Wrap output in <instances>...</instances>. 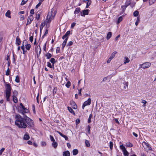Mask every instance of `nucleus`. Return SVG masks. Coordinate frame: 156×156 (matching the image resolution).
<instances>
[{
  "label": "nucleus",
  "instance_id": "nucleus-45",
  "mask_svg": "<svg viewBox=\"0 0 156 156\" xmlns=\"http://www.w3.org/2000/svg\"><path fill=\"white\" fill-rule=\"evenodd\" d=\"M109 147L110 149L112 150L113 148V142L112 141L109 143Z\"/></svg>",
  "mask_w": 156,
  "mask_h": 156
},
{
  "label": "nucleus",
  "instance_id": "nucleus-4",
  "mask_svg": "<svg viewBox=\"0 0 156 156\" xmlns=\"http://www.w3.org/2000/svg\"><path fill=\"white\" fill-rule=\"evenodd\" d=\"M26 123L28 124L29 127H33L34 126V122L30 118L26 116Z\"/></svg>",
  "mask_w": 156,
  "mask_h": 156
},
{
  "label": "nucleus",
  "instance_id": "nucleus-33",
  "mask_svg": "<svg viewBox=\"0 0 156 156\" xmlns=\"http://www.w3.org/2000/svg\"><path fill=\"white\" fill-rule=\"evenodd\" d=\"M139 12L137 10H136L133 12V15L134 16H137L139 15Z\"/></svg>",
  "mask_w": 156,
  "mask_h": 156
},
{
  "label": "nucleus",
  "instance_id": "nucleus-56",
  "mask_svg": "<svg viewBox=\"0 0 156 156\" xmlns=\"http://www.w3.org/2000/svg\"><path fill=\"white\" fill-rule=\"evenodd\" d=\"M129 5H130L133 8V7L135 5V3H130V2H129V3L128 4H129Z\"/></svg>",
  "mask_w": 156,
  "mask_h": 156
},
{
  "label": "nucleus",
  "instance_id": "nucleus-25",
  "mask_svg": "<svg viewBox=\"0 0 156 156\" xmlns=\"http://www.w3.org/2000/svg\"><path fill=\"white\" fill-rule=\"evenodd\" d=\"M5 15L6 16L9 18H11L10 12L9 10H8L5 13Z\"/></svg>",
  "mask_w": 156,
  "mask_h": 156
},
{
  "label": "nucleus",
  "instance_id": "nucleus-26",
  "mask_svg": "<svg viewBox=\"0 0 156 156\" xmlns=\"http://www.w3.org/2000/svg\"><path fill=\"white\" fill-rule=\"evenodd\" d=\"M124 85V86L123 87V88L125 89H126L128 87V83L127 82H125L123 83Z\"/></svg>",
  "mask_w": 156,
  "mask_h": 156
},
{
  "label": "nucleus",
  "instance_id": "nucleus-46",
  "mask_svg": "<svg viewBox=\"0 0 156 156\" xmlns=\"http://www.w3.org/2000/svg\"><path fill=\"white\" fill-rule=\"evenodd\" d=\"M13 96H17L18 94V92L16 90H14L13 91Z\"/></svg>",
  "mask_w": 156,
  "mask_h": 156
},
{
  "label": "nucleus",
  "instance_id": "nucleus-29",
  "mask_svg": "<svg viewBox=\"0 0 156 156\" xmlns=\"http://www.w3.org/2000/svg\"><path fill=\"white\" fill-rule=\"evenodd\" d=\"M25 48L27 50H29L31 47V45L30 44H27L25 45Z\"/></svg>",
  "mask_w": 156,
  "mask_h": 156
},
{
  "label": "nucleus",
  "instance_id": "nucleus-30",
  "mask_svg": "<svg viewBox=\"0 0 156 156\" xmlns=\"http://www.w3.org/2000/svg\"><path fill=\"white\" fill-rule=\"evenodd\" d=\"M45 56L47 57V58L48 59H49L52 56L51 54L48 53L45 55Z\"/></svg>",
  "mask_w": 156,
  "mask_h": 156
},
{
  "label": "nucleus",
  "instance_id": "nucleus-20",
  "mask_svg": "<svg viewBox=\"0 0 156 156\" xmlns=\"http://www.w3.org/2000/svg\"><path fill=\"white\" fill-rule=\"evenodd\" d=\"M124 59L125 60L124 62V64H126V63H129V62L130 60L127 57H126Z\"/></svg>",
  "mask_w": 156,
  "mask_h": 156
},
{
  "label": "nucleus",
  "instance_id": "nucleus-52",
  "mask_svg": "<svg viewBox=\"0 0 156 156\" xmlns=\"http://www.w3.org/2000/svg\"><path fill=\"white\" fill-rule=\"evenodd\" d=\"M66 44V43L64 42L63 41V42L62 44V49H63V48H64V47H65Z\"/></svg>",
  "mask_w": 156,
  "mask_h": 156
},
{
  "label": "nucleus",
  "instance_id": "nucleus-58",
  "mask_svg": "<svg viewBox=\"0 0 156 156\" xmlns=\"http://www.w3.org/2000/svg\"><path fill=\"white\" fill-rule=\"evenodd\" d=\"M41 2H39L36 6V8H38V7L41 5Z\"/></svg>",
  "mask_w": 156,
  "mask_h": 156
},
{
  "label": "nucleus",
  "instance_id": "nucleus-48",
  "mask_svg": "<svg viewBox=\"0 0 156 156\" xmlns=\"http://www.w3.org/2000/svg\"><path fill=\"white\" fill-rule=\"evenodd\" d=\"M5 150V148L4 147L2 148L1 150H0V155H1L2 153Z\"/></svg>",
  "mask_w": 156,
  "mask_h": 156
},
{
  "label": "nucleus",
  "instance_id": "nucleus-39",
  "mask_svg": "<svg viewBox=\"0 0 156 156\" xmlns=\"http://www.w3.org/2000/svg\"><path fill=\"white\" fill-rule=\"evenodd\" d=\"M141 102L143 103V107H145L146 106V104L147 103V102L146 101L144 100H142L141 101Z\"/></svg>",
  "mask_w": 156,
  "mask_h": 156
},
{
  "label": "nucleus",
  "instance_id": "nucleus-41",
  "mask_svg": "<svg viewBox=\"0 0 156 156\" xmlns=\"http://www.w3.org/2000/svg\"><path fill=\"white\" fill-rule=\"evenodd\" d=\"M57 91V89L56 87H55L54 88L53 90V94L54 95L55 94H56Z\"/></svg>",
  "mask_w": 156,
  "mask_h": 156
},
{
  "label": "nucleus",
  "instance_id": "nucleus-31",
  "mask_svg": "<svg viewBox=\"0 0 156 156\" xmlns=\"http://www.w3.org/2000/svg\"><path fill=\"white\" fill-rule=\"evenodd\" d=\"M23 139L25 140H28L30 139V136L28 134H25L23 137Z\"/></svg>",
  "mask_w": 156,
  "mask_h": 156
},
{
  "label": "nucleus",
  "instance_id": "nucleus-36",
  "mask_svg": "<svg viewBox=\"0 0 156 156\" xmlns=\"http://www.w3.org/2000/svg\"><path fill=\"white\" fill-rule=\"evenodd\" d=\"M156 0H149V4L150 5H151L153 4L156 1Z\"/></svg>",
  "mask_w": 156,
  "mask_h": 156
},
{
  "label": "nucleus",
  "instance_id": "nucleus-42",
  "mask_svg": "<svg viewBox=\"0 0 156 156\" xmlns=\"http://www.w3.org/2000/svg\"><path fill=\"white\" fill-rule=\"evenodd\" d=\"M122 20V16L119 17L118 20V21H117L118 23H119L120 22H121Z\"/></svg>",
  "mask_w": 156,
  "mask_h": 156
},
{
  "label": "nucleus",
  "instance_id": "nucleus-49",
  "mask_svg": "<svg viewBox=\"0 0 156 156\" xmlns=\"http://www.w3.org/2000/svg\"><path fill=\"white\" fill-rule=\"evenodd\" d=\"M13 54V61L12 62L14 63H15V62L16 61V59L15 58V54L14 52L12 53Z\"/></svg>",
  "mask_w": 156,
  "mask_h": 156
},
{
  "label": "nucleus",
  "instance_id": "nucleus-50",
  "mask_svg": "<svg viewBox=\"0 0 156 156\" xmlns=\"http://www.w3.org/2000/svg\"><path fill=\"white\" fill-rule=\"evenodd\" d=\"M90 128H91V127L90 126L88 125L87 126V132H88V133H90Z\"/></svg>",
  "mask_w": 156,
  "mask_h": 156
},
{
  "label": "nucleus",
  "instance_id": "nucleus-64",
  "mask_svg": "<svg viewBox=\"0 0 156 156\" xmlns=\"http://www.w3.org/2000/svg\"><path fill=\"white\" fill-rule=\"evenodd\" d=\"M30 13L31 14H34V10L33 9H32L30 11Z\"/></svg>",
  "mask_w": 156,
  "mask_h": 156
},
{
  "label": "nucleus",
  "instance_id": "nucleus-13",
  "mask_svg": "<svg viewBox=\"0 0 156 156\" xmlns=\"http://www.w3.org/2000/svg\"><path fill=\"white\" fill-rule=\"evenodd\" d=\"M70 32L69 31H68L62 37V39H64L66 37H69V36L70 34Z\"/></svg>",
  "mask_w": 156,
  "mask_h": 156
},
{
  "label": "nucleus",
  "instance_id": "nucleus-17",
  "mask_svg": "<svg viewBox=\"0 0 156 156\" xmlns=\"http://www.w3.org/2000/svg\"><path fill=\"white\" fill-rule=\"evenodd\" d=\"M63 156H70V153L69 151H67L63 152Z\"/></svg>",
  "mask_w": 156,
  "mask_h": 156
},
{
  "label": "nucleus",
  "instance_id": "nucleus-63",
  "mask_svg": "<svg viewBox=\"0 0 156 156\" xmlns=\"http://www.w3.org/2000/svg\"><path fill=\"white\" fill-rule=\"evenodd\" d=\"M76 23H73L71 25V27L73 28L75 25Z\"/></svg>",
  "mask_w": 156,
  "mask_h": 156
},
{
  "label": "nucleus",
  "instance_id": "nucleus-27",
  "mask_svg": "<svg viewBox=\"0 0 156 156\" xmlns=\"http://www.w3.org/2000/svg\"><path fill=\"white\" fill-rule=\"evenodd\" d=\"M16 96H12L13 101L14 102L16 103L18 102L17 98Z\"/></svg>",
  "mask_w": 156,
  "mask_h": 156
},
{
  "label": "nucleus",
  "instance_id": "nucleus-60",
  "mask_svg": "<svg viewBox=\"0 0 156 156\" xmlns=\"http://www.w3.org/2000/svg\"><path fill=\"white\" fill-rule=\"evenodd\" d=\"M80 122V120L78 119H77L76 121V125H77L78 124H79Z\"/></svg>",
  "mask_w": 156,
  "mask_h": 156
},
{
  "label": "nucleus",
  "instance_id": "nucleus-14",
  "mask_svg": "<svg viewBox=\"0 0 156 156\" xmlns=\"http://www.w3.org/2000/svg\"><path fill=\"white\" fill-rule=\"evenodd\" d=\"M70 104L73 106V107L74 109H76L77 108V106L74 101H71Z\"/></svg>",
  "mask_w": 156,
  "mask_h": 156
},
{
  "label": "nucleus",
  "instance_id": "nucleus-9",
  "mask_svg": "<svg viewBox=\"0 0 156 156\" xmlns=\"http://www.w3.org/2000/svg\"><path fill=\"white\" fill-rule=\"evenodd\" d=\"M21 111V113L23 115H24L25 113H28L29 112L28 110L25 107H23Z\"/></svg>",
  "mask_w": 156,
  "mask_h": 156
},
{
  "label": "nucleus",
  "instance_id": "nucleus-35",
  "mask_svg": "<svg viewBox=\"0 0 156 156\" xmlns=\"http://www.w3.org/2000/svg\"><path fill=\"white\" fill-rule=\"evenodd\" d=\"M40 17V13H38L37 12V13H36V17H35L36 19L37 20H38L39 19Z\"/></svg>",
  "mask_w": 156,
  "mask_h": 156
},
{
  "label": "nucleus",
  "instance_id": "nucleus-18",
  "mask_svg": "<svg viewBox=\"0 0 156 156\" xmlns=\"http://www.w3.org/2000/svg\"><path fill=\"white\" fill-rule=\"evenodd\" d=\"M80 11V8L78 7L76 8L75 11L74 12L75 14H77L79 13Z\"/></svg>",
  "mask_w": 156,
  "mask_h": 156
},
{
  "label": "nucleus",
  "instance_id": "nucleus-54",
  "mask_svg": "<svg viewBox=\"0 0 156 156\" xmlns=\"http://www.w3.org/2000/svg\"><path fill=\"white\" fill-rule=\"evenodd\" d=\"M9 74V68H8L6 72V75L7 76H8Z\"/></svg>",
  "mask_w": 156,
  "mask_h": 156
},
{
  "label": "nucleus",
  "instance_id": "nucleus-32",
  "mask_svg": "<svg viewBox=\"0 0 156 156\" xmlns=\"http://www.w3.org/2000/svg\"><path fill=\"white\" fill-rule=\"evenodd\" d=\"M126 146L128 147H132L133 146V144L129 142L126 143Z\"/></svg>",
  "mask_w": 156,
  "mask_h": 156
},
{
  "label": "nucleus",
  "instance_id": "nucleus-44",
  "mask_svg": "<svg viewBox=\"0 0 156 156\" xmlns=\"http://www.w3.org/2000/svg\"><path fill=\"white\" fill-rule=\"evenodd\" d=\"M92 117V114H90L89 115V117L88 119V122L90 123L91 122V119Z\"/></svg>",
  "mask_w": 156,
  "mask_h": 156
},
{
  "label": "nucleus",
  "instance_id": "nucleus-6",
  "mask_svg": "<svg viewBox=\"0 0 156 156\" xmlns=\"http://www.w3.org/2000/svg\"><path fill=\"white\" fill-rule=\"evenodd\" d=\"M120 148L123 151L124 156H129V153L126 150L124 146L122 144L120 146Z\"/></svg>",
  "mask_w": 156,
  "mask_h": 156
},
{
  "label": "nucleus",
  "instance_id": "nucleus-3",
  "mask_svg": "<svg viewBox=\"0 0 156 156\" xmlns=\"http://www.w3.org/2000/svg\"><path fill=\"white\" fill-rule=\"evenodd\" d=\"M53 11L54 10L52 9L51 11L48 13L46 19V21L47 23L51 22V20L54 18L56 13L55 12V11L53 13Z\"/></svg>",
  "mask_w": 156,
  "mask_h": 156
},
{
  "label": "nucleus",
  "instance_id": "nucleus-16",
  "mask_svg": "<svg viewBox=\"0 0 156 156\" xmlns=\"http://www.w3.org/2000/svg\"><path fill=\"white\" fill-rule=\"evenodd\" d=\"M127 2L126 3V5H122L121 6V8L122 9V10L123 12L124 11L126 8V7L129 5V4H127Z\"/></svg>",
  "mask_w": 156,
  "mask_h": 156
},
{
  "label": "nucleus",
  "instance_id": "nucleus-61",
  "mask_svg": "<svg viewBox=\"0 0 156 156\" xmlns=\"http://www.w3.org/2000/svg\"><path fill=\"white\" fill-rule=\"evenodd\" d=\"M42 146H44L46 145V143L45 142H42L41 143Z\"/></svg>",
  "mask_w": 156,
  "mask_h": 156
},
{
  "label": "nucleus",
  "instance_id": "nucleus-11",
  "mask_svg": "<svg viewBox=\"0 0 156 156\" xmlns=\"http://www.w3.org/2000/svg\"><path fill=\"white\" fill-rule=\"evenodd\" d=\"M89 10L88 9H86L83 11V13H81V16H84L85 15L88 14Z\"/></svg>",
  "mask_w": 156,
  "mask_h": 156
},
{
  "label": "nucleus",
  "instance_id": "nucleus-53",
  "mask_svg": "<svg viewBox=\"0 0 156 156\" xmlns=\"http://www.w3.org/2000/svg\"><path fill=\"white\" fill-rule=\"evenodd\" d=\"M50 137L51 140V141L53 142L55 141V140L52 136L50 135Z\"/></svg>",
  "mask_w": 156,
  "mask_h": 156
},
{
  "label": "nucleus",
  "instance_id": "nucleus-7",
  "mask_svg": "<svg viewBox=\"0 0 156 156\" xmlns=\"http://www.w3.org/2000/svg\"><path fill=\"white\" fill-rule=\"evenodd\" d=\"M143 145L145 149H147L148 151L151 150V148L149 144L145 142H143Z\"/></svg>",
  "mask_w": 156,
  "mask_h": 156
},
{
  "label": "nucleus",
  "instance_id": "nucleus-24",
  "mask_svg": "<svg viewBox=\"0 0 156 156\" xmlns=\"http://www.w3.org/2000/svg\"><path fill=\"white\" fill-rule=\"evenodd\" d=\"M67 108L68 110L70 113H73V114L75 115V113L72 108L69 107H68Z\"/></svg>",
  "mask_w": 156,
  "mask_h": 156
},
{
  "label": "nucleus",
  "instance_id": "nucleus-47",
  "mask_svg": "<svg viewBox=\"0 0 156 156\" xmlns=\"http://www.w3.org/2000/svg\"><path fill=\"white\" fill-rule=\"evenodd\" d=\"M71 85V83L70 81H68L66 84V86L67 87L69 88Z\"/></svg>",
  "mask_w": 156,
  "mask_h": 156
},
{
  "label": "nucleus",
  "instance_id": "nucleus-19",
  "mask_svg": "<svg viewBox=\"0 0 156 156\" xmlns=\"http://www.w3.org/2000/svg\"><path fill=\"white\" fill-rule=\"evenodd\" d=\"M117 53L116 51H114L111 55V56L109 58L110 60H112L115 56V55Z\"/></svg>",
  "mask_w": 156,
  "mask_h": 156
},
{
  "label": "nucleus",
  "instance_id": "nucleus-40",
  "mask_svg": "<svg viewBox=\"0 0 156 156\" xmlns=\"http://www.w3.org/2000/svg\"><path fill=\"white\" fill-rule=\"evenodd\" d=\"M15 81L16 83H18L20 82V79H19V76H16Z\"/></svg>",
  "mask_w": 156,
  "mask_h": 156
},
{
  "label": "nucleus",
  "instance_id": "nucleus-1",
  "mask_svg": "<svg viewBox=\"0 0 156 156\" xmlns=\"http://www.w3.org/2000/svg\"><path fill=\"white\" fill-rule=\"evenodd\" d=\"M15 125L19 128H25L27 127V125L26 123V116L24 118L19 115H17L15 116Z\"/></svg>",
  "mask_w": 156,
  "mask_h": 156
},
{
  "label": "nucleus",
  "instance_id": "nucleus-62",
  "mask_svg": "<svg viewBox=\"0 0 156 156\" xmlns=\"http://www.w3.org/2000/svg\"><path fill=\"white\" fill-rule=\"evenodd\" d=\"M46 42L44 44L43 46V48H44V50L46 51Z\"/></svg>",
  "mask_w": 156,
  "mask_h": 156
},
{
  "label": "nucleus",
  "instance_id": "nucleus-55",
  "mask_svg": "<svg viewBox=\"0 0 156 156\" xmlns=\"http://www.w3.org/2000/svg\"><path fill=\"white\" fill-rule=\"evenodd\" d=\"M47 66L50 68H52V66L51 64L49 62H47Z\"/></svg>",
  "mask_w": 156,
  "mask_h": 156
},
{
  "label": "nucleus",
  "instance_id": "nucleus-21",
  "mask_svg": "<svg viewBox=\"0 0 156 156\" xmlns=\"http://www.w3.org/2000/svg\"><path fill=\"white\" fill-rule=\"evenodd\" d=\"M78 151L77 149H75L73 150V155H76L78 154Z\"/></svg>",
  "mask_w": 156,
  "mask_h": 156
},
{
  "label": "nucleus",
  "instance_id": "nucleus-5",
  "mask_svg": "<svg viewBox=\"0 0 156 156\" xmlns=\"http://www.w3.org/2000/svg\"><path fill=\"white\" fill-rule=\"evenodd\" d=\"M151 65L150 63L149 62H146L142 64L139 65L140 68H142L143 69H145L146 68H149Z\"/></svg>",
  "mask_w": 156,
  "mask_h": 156
},
{
  "label": "nucleus",
  "instance_id": "nucleus-8",
  "mask_svg": "<svg viewBox=\"0 0 156 156\" xmlns=\"http://www.w3.org/2000/svg\"><path fill=\"white\" fill-rule=\"evenodd\" d=\"M33 19L34 17L33 15H30L28 17L26 25L30 24Z\"/></svg>",
  "mask_w": 156,
  "mask_h": 156
},
{
  "label": "nucleus",
  "instance_id": "nucleus-23",
  "mask_svg": "<svg viewBox=\"0 0 156 156\" xmlns=\"http://www.w3.org/2000/svg\"><path fill=\"white\" fill-rule=\"evenodd\" d=\"M91 0L87 1V2H86L87 5L86 7V8L87 9L88 8L89 6L91 5Z\"/></svg>",
  "mask_w": 156,
  "mask_h": 156
},
{
  "label": "nucleus",
  "instance_id": "nucleus-43",
  "mask_svg": "<svg viewBox=\"0 0 156 156\" xmlns=\"http://www.w3.org/2000/svg\"><path fill=\"white\" fill-rule=\"evenodd\" d=\"M28 0H22L21 5H24L26 3Z\"/></svg>",
  "mask_w": 156,
  "mask_h": 156
},
{
  "label": "nucleus",
  "instance_id": "nucleus-51",
  "mask_svg": "<svg viewBox=\"0 0 156 156\" xmlns=\"http://www.w3.org/2000/svg\"><path fill=\"white\" fill-rule=\"evenodd\" d=\"M66 44V43L64 42L63 41V42L62 44V49H63V48H64V47H65Z\"/></svg>",
  "mask_w": 156,
  "mask_h": 156
},
{
  "label": "nucleus",
  "instance_id": "nucleus-12",
  "mask_svg": "<svg viewBox=\"0 0 156 156\" xmlns=\"http://www.w3.org/2000/svg\"><path fill=\"white\" fill-rule=\"evenodd\" d=\"M91 103V100L90 98H89L88 100L85 101L83 104L86 105V106L90 105Z\"/></svg>",
  "mask_w": 156,
  "mask_h": 156
},
{
  "label": "nucleus",
  "instance_id": "nucleus-34",
  "mask_svg": "<svg viewBox=\"0 0 156 156\" xmlns=\"http://www.w3.org/2000/svg\"><path fill=\"white\" fill-rule=\"evenodd\" d=\"M50 62L53 64V66L56 62L55 59L54 58H51L50 60Z\"/></svg>",
  "mask_w": 156,
  "mask_h": 156
},
{
  "label": "nucleus",
  "instance_id": "nucleus-37",
  "mask_svg": "<svg viewBox=\"0 0 156 156\" xmlns=\"http://www.w3.org/2000/svg\"><path fill=\"white\" fill-rule=\"evenodd\" d=\"M140 21V20L139 17H137L136 20L135 22V25L137 26Z\"/></svg>",
  "mask_w": 156,
  "mask_h": 156
},
{
  "label": "nucleus",
  "instance_id": "nucleus-2",
  "mask_svg": "<svg viewBox=\"0 0 156 156\" xmlns=\"http://www.w3.org/2000/svg\"><path fill=\"white\" fill-rule=\"evenodd\" d=\"M5 95L6 100L8 101H9V97L11 96V87L9 84H6L5 85Z\"/></svg>",
  "mask_w": 156,
  "mask_h": 156
},
{
  "label": "nucleus",
  "instance_id": "nucleus-57",
  "mask_svg": "<svg viewBox=\"0 0 156 156\" xmlns=\"http://www.w3.org/2000/svg\"><path fill=\"white\" fill-rule=\"evenodd\" d=\"M73 44V42L71 41H70L67 44V46H70L72 45Z\"/></svg>",
  "mask_w": 156,
  "mask_h": 156
},
{
  "label": "nucleus",
  "instance_id": "nucleus-28",
  "mask_svg": "<svg viewBox=\"0 0 156 156\" xmlns=\"http://www.w3.org/2000/svg\"><path fill=\"white\" fill-rule=\"evenodd\" d=\"M52 145L53 147H54L55 148H56L58 145V144L55 142V141L53 142V143H52Z\"/></svg>",
  "mask_w": 156,
  "mask_h": 156
},
{
  "label": "nucleus",
  "instance_id": "nucleus-22",
  "mask_svg": "<svg viewBox=\"0 0 156 156\" xmlns=\"http://www.w3.org/2000/svg\"><path fill=\"white\" fill-rule=\"evenodd\" d=\"M112 35V33L111 32H109L107 35L106 38L107 40L109 39L111 37Z\"/></svg>",
  "mask_w": 156,
  "mask_h": 156
},
{
  "label": "nucleus",
  "instance_id": "nucleus-59",
  "mask_svg": "<svg viewBox=\"0 0 156 156\" xmlns=\"http://www.w3.org/2000/svg\"><path fill=\"white\" fill-rule=\"evenodd\" d=\"M29 40L31 42H32L33 41V36H30L29 38Z\"/></svg>",
  "mask_w": 156,
  "mask_h": 156
},
{
  "label": "nucleus",
  "instance_id": "nucleus-15",
  "mask_svg": "<svg viewBox=\"0 0 156 156\" xmlns=\"http://www.w3.org/2000/svg\"><path fill=\"white\" fill-rule=\"evenodd\" d=\"M16 44L17 45H20L21 44V41L20 38L18 37H16Z\"/></svg>",
  "mask_w": 156,
  "mask_h": 156
},
{
  "label": "nucleus",
  "instance_id": "nucleus-10",
  "mask_svg": "<svg viewBox=\"0 0 156 156\" xmlns=\"http://www.w3.org/2000/svg\"><path fill=\"white\" fill-rule=\"evenodd\" d=\"M41 52V49L40 46L39 45L37 46L36 47V52L37 55H40Z\"/></svg>",
  "mask_w": 156,
  "mask_h": 156
},
{
  "label": "nucleus",
  "instance_id": "nucleus-38",
  "mask_svg": "<svg viewBox=\"0 0 156 156\" xmlns=\"http://www.w3.org/2000/svg\"><path fill=\"white\" fill-rule=\"evenodd\" d=\"M85 143L86 144V147H89L90 146V144L88 140H86L85 141Z\"/></svg>",
  "mask_w": 156,
  "mask_h": 156
}]
</instances>
